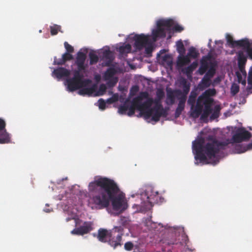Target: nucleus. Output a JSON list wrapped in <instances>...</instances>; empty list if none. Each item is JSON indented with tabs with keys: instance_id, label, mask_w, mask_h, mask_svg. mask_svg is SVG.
<instances>
[{
	"instance_id": "nucleus-1",
	"label": "nucleus",
	"mask_w": 252,
	"mask_h": 252,
	"mask_svg": "<svg viewBox=\"0 0 252 252\" xmlns=\"http://www.w3.org/2000/svg\"><path fill=\"white\" fill-rule=\"evenodd\" d=\"M91 202L96 208L103 209L109 206L111 202L114 210L124 211L127 208L125 196L117 184L112 179L98 177L88 186Z\"/></svg>"
},
{
	"instance_id": "nucleus-2",
	"label": "nucleus",
	"mask_w": 252,
	"mask_h": 252,
	"mask_svg": "<svg viewBox=\"0 0 252 252\" xmlns=\"http://www.w3.org/2000/svg\"><path fill=\"white\" fill-rule=\"evenodd\" d=\"M206 140L208 142L205 145V139L202 137L192 142V150L195 155V158L202 163H207V157L209 159L215 158L220 150L223 149L228 144L227 142L217 140L213 135H208Z\"/></svg>"
},
{
	"instance_id": "nucleus-3",
	"label": "nucleus",
	"mask_w": 252,
	"mask_h": 252,
	"mask_svg": "<svg viewBox=\"0 0 252 252\" xmlns=\"http://www.w3.org/2000/svg\"><path fill=\"white\" fill-rule=\"evenodd\" d=\"M83 74L78 71H73V76L66 80L67 89L70 92H74L83 87H87L92 83L89 79H83Z\"/></svg>"
},
{
	"instance_id": "nucleus-4",
	"label": "nucleus",
	"mask_w": 252,
	"mask_h": 252,
	"mask_svg": "<svg viewBox=\"0 0 252 252\" xmlns=\"http://www.w3.org/2000/svg\"><path fill=\"white\" fill-rule=\"evenodd\" d=\"M141 197L143 202L141 203V206L145 209H149L154 204L162 202L164 199L158 191H155L152 188L146 189Z\"/></svg>"
},
{
	"instance_id": "nucleus-5",
	"label": "nucleus",
	"mask_w": 252,
	"mask_h": 252,
	"mask_svg": "<svg viewBox=\"0 0 252 252\" xmlns=\"http://www.w3.org/2000/svg\"><path fill=\"white\" fill-rule=\"evenodd\" d=\"M152 97H149L147 92H142L133 98V103L136 109L140 111V114L145 117V112L151 109V106L154 103Z\"/></svg>"
},
{
	"instance_id": "nucleus-6",
	"label": "nucleus",
	"mask_w": 252,
	"mask_h": 252,
	"mask_svg": "<svg viewBox=\"0 0 252 252\" xmlns=\"http://www.w3.org/2000/svg\"><path fill=\"white\" fill-rule=\"evenodd\" d=\"M93 235L96 236L98 240L102 243L108 242V244L115 249L118 246L122 245V234H118L116 237H112L111 233L104 228H100L98 230L96 235L94 233Z\"/></svg>"
},
{
	"instance_id": "nucleus-7",
	"label": "nucleus",
	"mask_w": 252,
	"mask_h": 252,
	"mask_svg": "<svg viewBox=\"0 0 252 252\" xmlns=\"http://www.w3.org/2000/svg\"><path fill=\"white\" fill-rule=\"evenodd\" d=\"M155 103L154 106L145 112V118L148 119L152 117L153 121L158 122L161 116H166L167 112L158 100H155Z\"/></svg>"
},
{
	"instance_id": "nucleus-8",
	"label": "nucleus",
	"mask_w": 252,
	"mask_h": 252,
	"mask_svg": "<svg viewBox=\"0 0 252 252\" xmlns=\"http://www.w3.org/2000/svg\"><path fill=\"white\" fill-rule=\"evenodd\" d=\"M252 137V134L249 131L245 129L244 128H238L235 133L231 138L233 143H238L243 141L249 140Z\"/></svg>"
},
{
	"instance_id": "nucleus-9",
	"label": "nucleus",
	"mask_w": 252,
	"mask_h": 252,
	"mask_svg": "<svg viewBox=\"0 0 252 252\" xmlns=\"http://www.w3.org/2000/svg\"><path fill=\"white\" fill-rule=\"evenodd\" d=\"M134 40V47L136 50H141L150 43L149 35L144 34H135L133 37Z\"/></svg>"
},
{
	"instance_id": "nucleus-10",
	"label": "nucleus",
	"mask_w": 252,
	"mask_h": 252,
	"mask_svg": "<svg viewBox=\"0 0 252 252\" xmlns=\"http://www.w3.org/2000/svg\"><path fill=\"white\" fill-rule=\"evenodd\" d=\"M86 55L81 51H79L76 55L75 64L77 66V69L74 71H78V72H85L88 67L87 64L85 63L86 60Z\"/></svg>"
},
{
	"instance_id": "nucleus-11",
	"label": "nucleus",
	"mask_w": 252,
	"mask_h": 252,
	"mask_svg": "<svg viewBox=\"0 0 252 252\" xmlns=\"http://www.w3.org/2000/svg\"><path fill=\"white\" fill-rule=\"evenodd\" d=\"M93 223L91 221H85L83 225L72 230L71 233L77 235H83L87 234L93 229Z\"/></svg>"
},
{
	"instance_id": "nucleus-12",
	"label": "nucleus",
	"mask_w": 252,
	"mask_h": 252,
	"mask_svg": "<svg viewBox=\"0 0 252 252\" xmlns=\"http://www.w3.org/2000/svg\"><path fill=\"white\" fill-rule=\"evenodd\" d=\"M213 98H207L206 99H202V103L203 106H204V108L203 110V113L201 115L200 119L204 120L207 119L209 115L212 113L213 109L212 106L213 103Z\"/></svg>"
},
{
	"instance_id": "nucleus-13",
	"label": "nucleus",
	"mask_w": 252,
	"mask_h": 252,
	"mask_svg": "<svg viewBox=\"0 0 252 252\" xmlns=\"http://www.w3.org/2000/svg\"><path fill=\"white\" fill-rule=\"evenodd\" d=\"M182 84L183 85V92L180 90H177L175 91L174 93L176 94V96L177 97L185 96V99H187V95L190 90V84L188 83L186 79H183L182 82Z\"/></svg>"
},
{
	"instance_id": "nucleus-14",
	"label": "nucleus",
	"mask_w": 252,
	"mask_h": 252,
	"mask_svg": "<svg viewBox=\"0 0 252 252\" xmlns=\"http://www.w3.org/2000/svg\"><path fill=\"white\" fill-rule=\"evenodd\" d=\"M202 99L201 98V97H198L196 104L194 108H192L191 109V113L190 116L194 118H197L201 114V113L203 111V105L202 103Z\"/></svg>"
},
{
	"instance_id": "nucleus-15",
	"label": "nucleus",
	"mask_w": 252,
	"mask_h": 252,
	"mask_svg": "<svg viewBox=\"0 0 252 252\" xmlns=\"http://www.w3.org/2000/svg\"><path fill=\"white\" fill-rule=\"evenodd\" d=\"M166 31L164 28L158 27L156 29L152 31V38L153 41L155 42L158 38H164L166 36Z\"/></svg>"
},
{
	"instance_id": "nucleus-16",
	"label": "nucleus",
	"mask_w": 252,
	"mask_h": 252,
	"mask_svg": "<svg viewBox=\"0 0 252 252\" xmlns=\"http://www.w3.org/2000/svg\"><path fill=\"white\" fill-rule=\"evenodd\" d=\"M73 59V56L68 53H65L62 55L61 59H58L56 57L54 58V64L63 65L67 61L72 60Z\"/></svg>"
},
{
	"instance_id": "nucleus-17",
	"label": "nucleus",
	"mask_w": 252,
	"mask_h": 252,
	"mask_svg": "<svg viewBox=\"0 0 252 252\" xmlns=\"http://www.w3.org/2000/svg\"><path fill=\"white\" fill-rule=\"evenodd\" d=\"M179 103L178 106L175 110L174 116L175 118H178L181 115L182 111L184 110L186 99L185 96L178 97Z\"/></svg>"
},
{
	"instance_id": "nucleus-18",
	"label": "nucleus",
	"mask_w": 252,
	"mask_h": 252,
	"mask_svg": "<svg viewBox=\"0 0 252 252\" xmlns=\"http://www.w3.org/2000/svg\"><path fill=\"white\" fill-rule=\"evenodd\" d=\"M53 73L58 79L68 77L70 74V70L64 67H59L54 70Z\"/></svg>"
},
{
	"instance_id": "nucleus-19",
	"label": "nucleus",
	"mask_w": 252,
	"mask_h": 252,
	"mask_svg": "<svg viewBox=\"0 0 252 252\" xmlns=\"http://www.w3.org/2000/svg\"><path fill=\"white\" fill-rule=\"evenodd\" d=\"M174 21L172 19L166 20H159L157 22V25L158 27H160L161 28H164L165 31H168L170 30L171 28L173 26Z\"/></svg>"
},
{
	"instance_id": "nucleus-20",
	"label": "nucleus",
	"mask_w": 252,
	"mask_h": 252,
	"mask_svg": "<svg viewBox=\"0 0 252 252\" xmlns=\"http://www.w3.org/2000/svg\"><path fill=\"white\" fill-rule=\"evenodd\" d=\"M247 61V57L243 52L240 51L238 54V65L240 70L243 72Z\"/></svg>"
},
{
	"instance_id": "nucleus-21",
	"label": "nucleus",
	"mask_w": 252,
	"mask_h": 252,
	"mask_svg": "<svg viewBox=\"0 0 252 252\" xmlns=\"http://www.w3.org/2000/svg\"><path fill=\"white\" fill-rule=\"evenodd\" d=\"M96 90V85L94 84L91 87L87 88L83 87L80 89L78 92V94L81 95H91Z\"/></svg>"
},
{
	"instance_id": "nucleus-22",
	"label": "nucleus",
	"mask_w": 252,
	"mask_h": 252,
	"mask_svg": "<svg viewBox=\"0 0 252 252\" xmlns=\"http://www.w3.org/2000/svg\"><path fill=\"white\" fill-rule=\"evenodd\" d=\"M190 62V60L188 56H184L180 55L178 57L177 64L179 67H183L185 65L189 64Z\"/></svg>"
},
{
	"instance_id": "nucleus-23",
	"label": "nucleus",
	"mask_w": 252,
	"mask_h": 252,
	"mask_svg": "<svg viewBox=\"0 0 252 252\" xmlns=\"http://www.w3.org/2000/svg\"><path fill=\"white\" fill-rule=\"evenodd\" d=\"M10 141L9 134L6 132L5 128L0 129V143H8Z\"/></svg>"
},
{
	"instance_id": "nucleus-24",
	"label": "nucleus",
	"mask_w": 252,
	"mask_h": 252,
	"mask_svg": "<svg viewBox=\"0 0 252 252\" xmlns=\"http://www.w3.org/2000/svg\"><path fill=\"white\" fill-rule=\"evenodd\" d=\"M209 67V64L207 59L203 58L200 61V66L198 70L199 74H204Z\"/></svg>"
},
{
	"instance_id": "nucleus-25",
	"label": "nucleus",
	"mask_w": 252,
	"mask_h": 252,
	"mask_svg": "<svg viewBox=\"0 0 252 252\" xmlns=\"http://www.w3.org/2000/svg\"><path fill=\"white\" fill-rule=\"evenodd\" d=\"M211 84V79L208 78L205 76H204L203 78L202 79L201 82L199 83L198 87L200 90H203L205 89L210 87Z\"/></svg>"
},
{
	"instance_id": "nucleus-26",
	"label": "nucleus",
	"mask_w": 252,
	"mask_h": 252,
	"mask_svg": "<svg viewBox=\"0 0 252 252\" xmlns=\"http://www.w3.org/2000/svg\"><path fill=\"white\" fill-rule=\"evenodd\" d=\"M216 94V91L215 89H209L206 90L204 93L199 97H201L202 99H206L207 98H212L211 96H214Z\"/></svg>"
},
{
	"instance_id": "nucleus-27",
	"label": "nucleus",
	"mask_w": 252,
	"mask_h": 252,
	"mask_svg": "<svg viewBox=\"0 0 252 252\" xmlns=\"http://www.w3.org/2000/svg\"><path fill=\"white\" fill-rule=\"evenodd\" d=\"M196 96L197 94L193 91H191L188 100V104L191 106V109H192L194 106Z\"/></svg>"
},
{
	"instance_id": "nucleus-28",
	"label": "nucleus",
	"mask_w": 252,
	"mask_h": 252,
	"mask_svg": "<svg viewBox=\"0 0 252 252\" xmlns=\"http://www.w3.org/2000/svg\"><path fill=\"white\" fill-rule=\"evenodd\" d=\"M131 49V45L129 44H126L120 46L118 48V51L121 54H124L130 53Z\"/></svg>"
},
{
	"instance_id": "nucleus-29",
	"label": "nucleus",
	"mask_w": 252,
	"mask_h": 252,
	"mask_svg": "<svg viewBox=\"0 0 252 252\" xmlns=\"http://www.w3.org/2000/svg\"><path fill=\"white\" fill-rule=\"evenodd\" d=\"M177 51L180 55H184L185 53V48L181 40L176 42Z\"/></svg>"
},
{
	"instance_id": "nucleus-30",
	"label": "nucleus",
	"mask_w": 252,
	"mask_h": 252,
	"mask_svg": "<svg viewBox=\"0 0 252 252\" xmlns=\"http://www.w3.org/2000/svg\"><path fill=\"white\" fill-rule=\"evenodd\" d=\"M115 73V70L113 68H109L107 69L104 74V78L105 80H109L112 77Z\"/></svg>"
},
{
	"instance_id": "nucleus-31",
	"label": "nucleus",
	"mask_w": 252,
	"mask_h": 252,
	"mask_svg": "<svg viewBox=\"0 0 252 252\" xmlns=\"http://www.w3.org/2000/svg\"><path fill=\"white\" fill-rule=\"evenodd\" d=\"M250 44L248 39H244L238 40L236 42V46L244 47L247 48L250 47Z\"/></svg>"
},
{
	"instance_id": "nucleus-32",
	"label": "nucleus",
	"mask_w": 252,
	"mask_h": 252,
	"mask_svg": "<svg viewBox=\"0 0 252 252\" xmlns=\"http://www.w3.org/2000/svg\"><path fill=\"white\" fill-rule=\"evenodd\" d=\"M220 109H221V108L220 105H216L213 110V112L211 116V118L212 119H215L218 118L220 116Z\"/></svg>"
},
{
	"instance_id": "nucleus-33",
	"label": "nucleus",
	"mask_w": 252,
	"mask_h": 252,
	"mask_svg": "<svg viewBox=\"0 0 252 252\" xmlns=\"http://www.w3.org/2000/svg\"><path fill=\"white\" fill-rule=\"evenodd\" d=\"M198 54L199 53L198 51H196V49L193 47H191L189 49L187 56H188L189 57H190L195 59L198 57Z\"/></svg>"
},
{
	"instance_id": "nucleus-34",
	"label": "nucleus",
	"mask_w": 252,
	"mask_h": 252,
	"mask_svg": "<svg viewBox=\"0 0 252 252\" xmlns=\"http://www.w3.org/2000/svg\"><path fill=\"white\" fill-rule=\"evenodd\" d=\"M90 64L93 65L96 63L98 61V57L97 55L94 53L90 52L89 53Z\"/></svg>"
},
{
	"instance_id": "nucleus-35",
	"label": "nucleus",
	"mask_w": 252,
	"mask_h": 252,
	"mask_svg": "<svg viewBox=\"0 0 252 252\" xmlns=\"http://www.w3.org/2000/svg\"><path fill=\"white\" fill-rule=\"evenodd\" d=\"M50 32L52 35H55L58 34L59 31H61V27L58 25H54L50 26Z\"/></svg>"
},
{
	"instance_id": "nucleus-36",
	"label": "nucleus",
	"mask_w": 252,
	"mask_h": 252,
	"mask_svg": "<svg viewBox=\"0 0 252 252\" xmlns=\"http://www.w3.org/2000/svg\"><path fill=\"white\" fill-rule=\"evenodd\" d=\"M216 73V69L214 67H211L208 71L206 72L204 76L211 79L215 75Z\"/></svg>"
},
{
	"instance_id": "nucleus-37",
	"label": "nucleus",
	"mask_w": 252,
	"mask_h": 252,
	"mask_svg": "<svg viewBox=\"0 0 252 252\" xmlns=\"http://www.w3.org/2000/svg\"><path fill=\"white\" fill-rule=\"evenodd\" d=\"M128 105L125 103L122 105H121L119 107L118 112L121 114H126V111L128 110Z\"/></svg>"
},
{
	"instance_id": "nucleus-38",
	"label": "nucleus",
	"mask_w": 252,
	"mask_h": 252,
	"mask_svg": "<svg viewBox=\"0 0 252 252\" xmlns=\"http://www.w3.org/2000/svg\"><path fill=\"white\" fill-rule=\"evenodd\" d=\"M136 108V106L134 104L133 99L132 100V104L129 106H128V112H127V115L129 116H133L135 113V109Z\"/></svg>"
},
{
	"instance_id": "nucleus-39",
	"label": "nucleus",
	"mask_w": 252,
	"mask_h": 252,
	"mask_svg": "<svg viewBox=\"0 0 252 252\" xmlns=\"http://www.w3.org/2000/svg\"><path fill=\"white\" fill-rule=\"evenodd\" d=\"M107 80V85L109 87L115 86L118 81V78L116 77L112 78Z\"/></svg>"
},
{
	"instance_id": "nucleus-40",
	"label": "nucleus",
	"mask_w": 252,
	"mask_h": 252,
	"mask_svg": "<svg viewBox=\"0 0 252 252\" xmlns=\"http://www.w3.org/2000/svg\"><path fill=\"white\" fill-rule=\"evenodd\" d=\"M227 43L232 47H236V42L237 41L233 40V37L229 34H227L226 36Z\"/></svg>"
},
{
	"instance_id": "nucleus-41",
	"label": "nucleus",
	"mask_w": 252,
	"mask_h": 252,
	"mask_svg": "<svg viewBox=\"0 0 252 252\" xmlns=\"http://www.w3.org/2000/svg\"><path fill=\"white\" fill-rule=\"evenodd\" d=\"M162 61L166 63L168 66H171L172 61L170 55L166 54L162 57Z\"/></svg>"
},
{
	"instance_id": "nucleus-42",
	"label": "nucleus",
	"mask_w": 252,
	"mask_h": 252,
	"mask_svg": "<svg viewBox=\"0 0 252 252\" xmlns=\"http://www.w3.org/2000/svg\"><path fill=\"white\" fill-rule=\"evenodd\" d=\"M167 99L169 101V102H167V103L170 105H173L175 103V96L174 95L172 92L168 93Z\"/></svg>"
},
{
	"instance_id": "nucleus-43",
	"label": "nucleus",
	"mask_w": 252,
	"mask_h": 252,
	"mask_svg": "<svg viewBox=\"0 0 252 252\" xmlns=\"http://www.w3.org/2000/svg\"><path fill=\"white\" fill-rule=\"evenodd\" d=\"M239 91V86L235 84H233L231 88V93L233 95L237 94Z\"/></svg>"
},
{
	"instance_id": "nucleus-44",
	"label": "nucleus",
	"mask_w": 252,
	"mask_h": 252,
	"mask_svg": "<svg viewBox=\"0 0 252 252\" xmlns=\"http://www.w3.org/2000/svg\"><path fill=\"white\" fill-rule=\"evenodd\" d=\"M64 47L66 50V53H68L69 54H71L74 52L73 47L69 44L67 42H65L64 43Z\"/></svg>"
},
{
	"instance_id": "nucleus-45",
	"label": "nucleus",
	"mask_w": 252,
	"mask_h": 252,
	"mask_svg": "<svg viewBox=\"0 0 252 252\" xmlns=\"http://www.w3.org/2000/svg\"><path fill=\"white\" fill-rule=\"evenodd\" d=\"M98 107L101 110H104L106 108V102L102 98H100L98 100Z\"/></svg>"
},
{
	"instance_id": "nucleus-46",
	"label": "nucleus",
	"mask_w": 252,
	"mask_h": 252,
	"mask_svg": "<svg viewBox=\"0 0 252 252\" xmlns=\"http://www.w3.org/2000/svg\"><path fill=\"white\" fill-rule=\"evenodd\" d=\"M118 100V96L116 94L113 95L111 97L108 98L106 100V102L107 103L112 104L114 102H116Z\"/></svg>"
},
{
	"instance_id": "nucleus-47",
	"label": "nucleus",
	"mask_w": 252,
	"mask_h": 252,
	"mask_svg": "<svg viewBox=\"0 0 252 252\" xmlns=\"http://www.w3.org/2000/svg\"><path fill=\"white\" fill-rule=\"evenodd\" d=\"M134 247L133 244L131 242H127L125 243L124 248L126 251H131Z\"/></svg>"
},
{
	"instance_id": "nucleus-48",
	"label": "nucleus",
	"mask_w": 252,
	"mask_h": 252,
	"mask_svg": "<svg viewBox=\"0 0 252 252\" xmlns=\"http://www.w3.org/2000/svg\"><path fill=\"white\" fill-rule=\"evenodd\" d=\"M103 57L108 60H111L112 58L111 52L110 50H106L103 52Z\"/></svg>"
},
{
	"instance_id": "nucleus-49",
	"label": "nucleus",
	"mask_w": 252,
	"mask_h": 252,
	"mask_svg": "<svg viewBox=\"0 0 252 252\" xmlns=\"http://www.w3.org/2000/svg\"><path fill=\"white\" fill-rule=\"evenodd\" d=\"M147 46H145V53L147 54H151L153 51V47L151 43V41H150V43L148 45H147Z\"/></svg>"
},
{
	"instance_id": "nucleus-50",
	"label": "nucleus",
	"mask_w": 252,
	"mask_h": 252,
	"mask_svg": "<svg viewBox=\"0 0 252 252\" xmlns=\"http://www.w3.org/2000/svg\"><path fill=\"white\" fill-rule=\"evenodd\" d=\"M194 70L192 69L191 65H189L184 69V72L187 75H190Z\"/></svg>"
},
{
	"instance_id": "nucleus-51",
	"label": "nucleus",
	"mask_w": 252,
	"mask_h": 252,
	"mask_svg": "<svg viewBox=\"0 0 252 252\" xmlns=\"http://www.w3.org/2000/svg\"><path fill=\"white\" fill-rule=\"evenodd\" d=\"M113 231L115 232H120L121 233H120L119 234H122V235H123L122 232L123 231V227L121 226H115V227H114V228L113 229Z\"/></svg>"
},
{
	"instance_id": "nucleus-52",
	"label": "nucleus",
	"mask_w": 252,
	"mask_h": 252,
	"mask_svg": "<svg viewBox=\"0 0 252 252\" xmlns=\"http://www.w3.org/2000/svg\"><path fill=\"white\" fill-rule=\"evenodd\" d=\"M183 30H184V28L182 26H181L179 25H175L173 28V30L176 32H181Z\"/></svg>"
},
{
	"instance_id": "nucleus-53",
	"label": "nucleus",
	"mask_w": 252,
	"mask_h": 252,
	"mask_svg": "<svg viewBox=\"0 0 252 252\" xmlns=\"http://www.w3.org/2000/svg\"><path fill=\"white\" fill-rule=\"evenodd\" d=\"M246 51L249 58L252 60V47H248V48H247Z\"/></svg>"
},
{
	"instance_id": "nucleus-54",
	"label": "nucleus",
	"mask_w": 252,
	"mask_h": 252,
	"mask_svg": "<svg viewBox=\"0 0 252 252\" xmlns=\"http://www.w3.org/2000/svg\"><path fill=\"white\" fill-rule=\"evenodd\" d=\"M99 90L100 92H102V94H103L106 90V87L104 84H101L99 88Z\"/></svg>"
},
{
	"instance_id": "nucleus-55",
	"label": "nucleus",
	"mask_w": 252,
	"mask_h": 252,
	"mask_svg": "<svg viewBox=\"0 0 252 252\" xmlns=\"http://www.w3.org/2000/svg\"><path fill=\"white\" fill-rule=\"evenodd\" d=\"M248 83L249 85L252 86V73L249 72L248 77Z\"/></svg>"
},
{
	"instance_id": "nucleus-56",
	"label": "nucleus",
	"mask_w": 252,
	"mask_h": 252,
	"mask_svg": "<svg viewBox=\"0 0 252 252\" xmlns=\"http://www.w3.org/2000/svg\"><path fill=\"white\" fill-rule=\"evenodd\" d=\"M178 243L179 242L177 240H175L174 241H170L167 242L166 243V244H167L168 245H177Z\"/></svg>"
},
{
	"instance_id": "nucleus-57",
	"label": "nucleus",
	"mask_w": 252,
	"mask_h": 252,
	"mask_svg": "<svg viewBox=\"0 0 252 252\" xmlns=\"http://www.w3.org/2000/svg\"><path fill=\"white\" fill-rule=\"evenodd\" d=\"M251 149H252V141H251V143L247 144L245 150H244V151H243V152Z\"/></svg>"
},
{
	"instance_id": "nucleus-58",
	"label": "nucleus",
	"mask_w": 252,
	"mask_h": 252,
	"mask_svg": "<svg viewBox=\"0 0 252 252\" xmlns=\"http://www.w3.org/2000/svg\"><path fill=\"white\" fill-rule=\"evenodd\" d=\"M5 127V122L1 119H0V129L4 128Z\"/></svg>"
},
{
	"instance_id": "nucleus-59",
	"label": "nucleus",
	"mask_w": 252,
	"mask_h": 252,
	"mask_svg": "<svg viewBox=\"0 0 252 252\" xmlns=\"http://www.w3.org/2000/svg\"><path fill=\"white\" fill-rule=\"evenodd\" d=\"M182 237H183V240L184 241V243H185V244H187L188 242H189V238L188 237V236L186 235L185 234H184L183 236H182Z\"/></svg>"
},
{
	"instance_id": "nucleus-60",
	"label": "nucleus",
	"mask_w": 252,
	"mask_h": 252,
	"mask_svg": "<svg viewBox=\"0 0 252 252\" xmlns=\"http://www.w3.org/2000/svg\"><path fill=\"white\" fill-rule=\"evenodd\" d=\"M190 65H191L192 69L194 70L197 65V63L196 62H193Z\"/></svg>"
},
{
	"instance_id": "nucleus-61",
	"label": "nucleus",
	"mask_w": 252,
	"mask_h": 252,
	"mask_svg": "<svg viewBox=\"0 0 252 252\" xmlns=\"http://www.w3.org/2000/svg\"><path fill=\"white\" fill-rule=\"evenodd\" d=\"M158 96L159 98L162 97L163 96V93L162 92H161L158 93Z\"/></svg>"
},
{
	"instance_id": "nucleus-62",
	"label": "nucleus",
	"mask_w": 252,
	"mask_h": 252,
	"mask_svg": "<svg viewBox=\"0 0 252 252\" xmlns=\"http://www.w3.org/2000/svg\"><path fill=\"white\" fill-rule=\"evenodd\" d=\"M236 74H237V77H238V78L239 80H240V79H242V76H241V75L240 73H239V72H237L236 73Z\"/></svg>"
},
{
	"instance_id": "nucleus-63",
	"label": "nucleus",
	"mask_w": 252,
	"mask_h": 252,
	"mask_svg": "<svg viewBox=\"0 0 252 252\" xmlns=\"http://www.w3.org/2000/svg\"><path fill=\"white\" fill-rule=\"evenodd\" d=\"M242 84L245 85L246 84V81H243Z\"/></svg>"
},
{
	"instance_id": "nucleus-64",
	"label": "nucleus",
	"mask_w": 252,
	"mask_h": 252,
	"mask_svg": "<svg viewBox=\"0 0 252 252\" xmlns=\"http://www.w3.org/2000/svg\"><path fill=\"white\" fill-rule=\"evenodd\" d=\"M211 46V44H210V43H209L208 46Z\"/></svg>"
}]
</instances>
